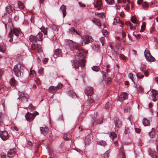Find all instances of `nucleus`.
<instances>
[{"mask_svg":"<svg viewBox=\"0 0 158 158\" xmlns=\"http://www.w3.org/2000/svg\"><path fill=\"white\" fill-rule=\"evenodd\" d=\"M143 123L144 126H148L150 125V123L145 118H143Z\"/></svg>","mask_w":158,"mask_h":158,"instance_id":"31","label":"nucleus"},{"mask_svg":"<svg viewBox=\"0 0 158 158\" xmlns=\"http://www.w3.org/2000/svg\"><path fill=\"white\" fill-rule=\"evenodd\" d=\"M0 137L3 140H5L9 137L7 131H0Z\"/></svg>","mask_w":158,"mask_h":158,"instance_id":"7","label":"nucleus"},{"mask_svg":"<svg viewBox=\"0 0 158 158\" xmlns=\"http://www.w3.org/2000/svg\"><path fill=\"white\" fill-rule=\"evenodd\" d=\"M134 32L133 33V35H134L136 38L139 39L141 37V35L140 34H138L137 35L134 34Z\"/></svg>","mask_w":158,"mask_h":158,"instance_id":"52","label":"nucleus"},{"mask_svg":"<svg viewBox=\"0 0 158 158\" xmlns=\"http://www.w3.org/2000/svg\"><path fill=\"white\" fill-rule=\"evenodd\" d=\"M120 20L119 18L118 17H116L114 18V21L113 23V24L116 25L117 23H119V24H120V26L123 27V26L124 25L123 23L122 22H120Z\"/></svg>","mask_w":158,"mask_h":158,"instance_id":"18","label":"nucleus"},{"mask_svg":"<svg viewBox=\"0 0 158 158\" xmlns=\"http://www.w3.org/2000/svg\"><path fill=\"white\" fill-rule=\"evenodd\" d=\"M129 77L134 82L133 80V74L131 73H129L128 75Z\"/></svg>","mask_w":158,"mask_h":158,"instance_id":"53","label":"nucleus"},{"mask_svg":"<svg viewBox=\"0 0 158 158\" xmlns=\"http://www.w3.org/2000/svg\"><path fill=\"white\" fill-rule=\"evenodd\" d=\"M38 73L40 75L44 74V70L43 68L41 67L38 70Z\"/></svg>","mask_w":158,"mask_h":158,"instance_id":"36","label":"nucleus"},{"mask_svg":"<svg viewBox=\"0 0 158 158\" xmlns=\"http://www.w3.org/2000/svg\"><path fill=\"white\" fill-rule=\"evenodd\" d=\"M105 1L107 3L110 5L113 4L114 2V0H105Z\"/></svg>","mask_w":158,"mask_h":158,"instance_id":"43","label":"nucleus"},{"mask_svg":"<svg viewBox=\"0 0 158 158\" xmlns=\"http://www.w3.org/2000/svg\"><path fill=\"white\" fill-rule=\"evenodd\" d=\"M63 139H64V140H69L70 139V137H67L66 135H64L63 137Z\"/></svg>","mask_w":158,"mask_h":158,"instance_id":"56","label":"nucleus"},{"mask_svg":"<svg viewBox=\"0 0 158 158\" xmlns=\"http://www.w3.org/2000/svg\"><path fill=\"white\" fill-rule=\"evenodd\" d=\"M40 131L41 133L45 135L47 134L48 131V128L46 126L41 127H40Z\"/></svg>","mask_w":158,"mask_h":158,"instance_id":"17","label":"nucleus"},{"mask_svg":"<svg viewBox=\"0 0 158 158\" xmlns=\"http://www.w3.org/2000/svg\"><path fill=\"white\" fill-rule=\"evenodd\" d=\"M148 152L149 155L152 158H158L155 151L149 149L148 150Z\"/></svg>","mask_w":158,"mask_h":158,"instance_id":"16","label":"nucleus"},{"mask_svg":"<svg viewBox=\"0 0 158 158\" xmlns=\"http://www.w3.org/2000/svg\"><path fill=\"white\" fill-rule=\"evenodd\" d=\"M92 21L94 23H95L96 25L98 26L99 28L101 26V24L98 19L94 18Z\"/></svg>","mask_w":158,"mask_h":158,"instance_id":"25","label":"nucleus"},{"mask_svg":"<svg viewBox=\"0 0 158 158\" xmlns=\"http://www.w3.org/2000/svg\"><path fill=\"white\" fill-rule=\"evenodd\" d=\"M124 150L123 147V146H121L120 147L119 150V153L120 154H122L123 153H124L125 152H123Z\"/></svg>","mask_w":158,"mask_h":158,"instance_id":"51","label":"nucleus"},{"mask_svg":"<svg viewBox=\"0 0 158 158\" xmlns=\"http://www.w3.org/2000/svg\"><path fill=\"white\" fill-rule=\"evenodd\" d=\"M18 99L21 100V102L23 103H25L27 102L28 99V96L27 95L23 94L20 95Z\"/></svg>","mask_w":158,"mask_h":158,"instance_id":"11","label":"nucleus"},{"mask_svg":"<svg viewBox=\"0 0 158 158\" xmlns=\"http://www.w3.org/2000/svg\"><path fill=\"white\" fill-rule=\"evenodd\" d=\"M50 39L52 41H54L56 40V37L54 35H52V37H50Z\"/></svg>","mask_w":158,"mask_h":158,"instance_id":"64","label":"nucleus"},{"mask_svg":"<svg viewBox=\"0 0 158 158\" xmlns=\"http://www.w3.org/2000/svg\"><path fill=\"white\" fill-rule=\"evenodd\" d=\"M43 34L41 32H39L37 35H36V37L37 39L39 41H41L43 39Z\"/></svg>","mask_w":158,"mask_h":158,"instance_id":"27","label":"nucleus"},{"mask_svg":"<svg viewBox=\"0 0 158 158\" xmlns=\"http://www.w3.org/2000/svg\"><path fill=\"white\" fill-rule=\"evenodd\" d=\"M52 28L55 31H58L60 28L59 26L56 25L54 24H52L51 25Z\"/></svg>","mask_w":158,"mask_h":158,"instance_id":"29","label":"nucleus"},{"mask_svg":"<svg viewBox=\"0 0 158 158\" xmlns=\"http://www.w3.org/2000/svg\"><path fill=\"white\" fill-rule=\"evenodd\" d=\"M19 19V16L18 15H15L14 17V19L16 21L18 20Z\"/></svg>","mask_w":158,"mask_h":158,"instance_id":"57","label":"nucleus"},{"mask_svg":"<svg viewBox=\"0 0 158 158\" xmlns=\"http://www.w3.org/2000/svg\"><path fill=\"white\" fill-rule=\"evenodd\" d=\"M105 107L106 109H110L111 108L112 106L111 105L110 103L109 102L106 103L105 105Z\"/></svg>","mask_w":158,"mask_h":158,"instance_id":"39","label":"nucleus"},{"mask_svg":"<svg viewBox=\"0 0 158 158\" xmlns=\"http://www.w3.org/2000/svg\"><path fill=\"white\" fill-rule=\"evenodd\" d=\"M109 152L108 151H106L104 154L103 156L104 158H108L109 157L108 154Z\"/></svg>","mask_w":158,"mask_h":158,"instance_id":"46","label":"nucleus"},{"mask_svg":"<svg viewBox=\"0 0 158 158\" xmlns=\"http://www.w3.org/2000/svg\"><path fill=\"white\" fill-rule=\"evenodd\" d=\"M143 72L144 73V75L146 77H148L149 76V73L146 70H145Z\"/></svg>","mask_w":158,"mask_h":158,"instance_id":"55","label":"nucleus"},{"mask_svg":"<svg viewBox=\"0 0 158 158\" xmlns=\"http://www.w3.org/2000/svg\"><path fill=\"white\" fill-rule=\"evenodd\" d=\"M68 93L69 96L72 98H75L77 97L76 94L71 90L68 91Z\"/></svg>","mask_w":158,"mask_h":158,"instance_id":"26","label":"nucleus"},{"mask_svg":"<svg viewBox=\"0 0 158 158\" xmlns=\"http://www.w3.org/2000/svg\"><path fill=\"white\" fill-rule=\"evenodd\" d=\"M13 71L17 77H20L23 73V67L21 66L20 64L15 65L14 66Z\"/></svg>","mask_w":158,"mask_h":158,"instance_id":"2","label":"nucleus"},{"mask_svg":"<svg viewBox=\"0 0 158 158\" xmlns=\"http://www.w3.org/2000/svg\"><path fill=\"white\" fill-rule=\"evenodd\" d=\"M36 46L35 43H33L31 46V49L33 50H35L36 49Z\"/></svg>","mask_w":158,"mask_h":158,"instance_id":"45","label":"nucleus"},{"mask_svg":"<svg viewBox=\"0 0 158 158\" xmlns=\"http://www.w3.org/2000/svg\"><path fill=\"white\" fill-rule=\"evenodd\" d=\"M68 33L70 34L73 35L75 33L78 34L77 32L73 27H71L69 28L68 30Z\"/></svg>","mask_w":158,"mask_h":158,"instance_id":"22","label":"nucleus"},{"mask_svg":"<svg viewBox=\"0 0 158 158\" xmlns=\"http://www.w3.org/2000/svg\"><path fill=\"white\" fill-rule=\"evenodd\" d=\"M20 29L16 28H13L9 32L8 35L9 37H13V34L16 36H18L20 33Z\"/></svg>","mask_w":158,"mask_h":158,"instance_id":"5","label":"nucleus"},{"mask_svg":"<svg viewBox=\"0 0 158 158\" xmlns=\"http://www.w3.org/2000/svg\"><path fill=\"white\" fill-rule=\"evenodd\" d=\"M92 69L93 71L97 72L99 71V68L98 66H94L92 67Z\"/></svg>","mask_w":158,"mask_h":158,"instance_id":"42","label":"nucleus"},{"mask_svg":"<svg viewBox=\"0 0 158 158\" xmlns=\"http://www.w3.org/2000/svg\"><path fill=\"white\" fill-rule=\"evenodd\" d=\"M31 23H34L35 22L34 17L32 15L31 18Z\"/></svg>","mask_w":158,"mask_h":158,"instance_id":"58","label":"nucleus"},{"mask_svg":"<svg viewBox=\"0 0 158 158\" xmlns=\"http://www.w3.org/2000/svg\"><path fill=\"white\" fill-rule=\"evenodd\" d=\"M117 137V134L114 132H113V134L112 135V136L111 137L112 139H114L116 138Z\"/></svg>","mask_w":158,"mask_h":158,"instance_id":"54","label":"nucleus"},{"mask_svg":"<svg viewBox=\"0 0 158 158\" xmlns=\"http://www.w3.org/2000/svg\"><path fill=\"white\" fill-rule=\"evenodd\" d=\"M149 4L146 2H143L142 5V6L144 9H147L148 7Z\"/></svg>","mask_w":158,"mask_h":158,"instance_id":"38","label":"nucleus"},{"mask_svg":"<svg viewBox=\"0 0 158 158\" xmlns=\"http://www.w3.org/2000/svg\"><path fill=\"white\" fill-rule=\"evenodd\" d=\"M40 30L41 31L43 32L44 35H46L47 34V28H46L44 27H42L40 28Z\"/></svg>","mask_w":158,"mask_h":158,"instance_id":"34","label":"nucleus"},{"mask_svg":"<svg viewBox=\"0 0 158 158\" xmlns=\"http://www.w3.org/2000/svg\"><path fill=\"white\" fill-rule=\"evenodd\" d=\"M29 40L30 41L32 42V43H36L37 41V39L36 37V36L31 35L29 37Z\"/></svg>","mask_w":158,"mask_h":158,"instance_id":"21","label":"nucleus"},{"mask_svg":"<svg viewBox=\"0 0 158 158\" xmlns=\"http://www.w3.org/2000/svg\"><path fill=\"white\" fill-rule=\"evenodd\" d=\"M146 27V24L144 23H143L141 26V29L140 31V32H142L145 29Z\"/></svg>","mask_w":158,"mask_h":158,"instance_id":"44","label":"nucleus"},{"mask_svg":"<svg viewBox=\"0 0 158 158\" xmlns=\"http://www.w3.org/2000/svg\"><path fill=\"white\" fill-rule=\"evenodd\" d=\"M29 107V109L31 110H35V107L32 106V104L31 103H30L28 107Z\"/></svg>","mask_w":158,"mask_h":158,"instance_id":"50","label":"nucleus"},{"mask_svg":"<svg viewBox=\"0 0 158 158\" xmlns=\"http://www.w3.org/2000/svg\"><path fill=\"white\" fill-rule=\"evenodd\" d=\"M137 77L139 79H143L144 77L143 75L141 74L140 73L137 74Z\"/></svg>","mask_w":158,"mask_h":158,"instance_id":"47","label":"nucleus"},{"mask_svg":"<svg viewBox=\"0 0 158 158\" xmlns=\"http://www.w3.org/2000/svg\"><path fill=\"white\" fill-rule=\"evenodd\" d=\"M36 46L38 52L39 53H41L42 52V49L41 44H37Z\"/></svg>","mask_w":158,"mask_h":158,"instance_id":"33","label":"nucleus"},{"mask_svg":"<svg viewBox=\"0 0 158 158\" xmlns=\"http://www.w3.org/2000/svg\"><path fill=\"white\" fill-rule=\"evenodd\" d=\"M152 96H156L158 94L157 91L154 89H152Z\"/></svg>","mask_w":158,"mask_h":158,"instance_id":"40","label":"nucleus"},{"mask_svg":"<svg viewBox=\"0 0 158 158\" xmlns=\"http://www.w3.org/2000/svg\"><path fill=\"white\" fill-rule=\"evenodd\" d=\"M15 7L14 6L13 7L9 4H8L7 6L6 7V12L8 14L12 12L13 10H15Z\"/></svg>","mask_w":158,"mask_h":158,"instance_id":"15","label":"nucleus"},{"mask_svg":"<svg viewBox=\"0 0 158 158\" xmlns=\"http://www.w3.org/2000/svg\"><path fill=\"white\" fill-rule=\"evenodd\" d=\"M144 54L146 60L148 61H154L155 59L151 54L149 50L146 48L144 52Z\"/></svg>","mask_w":158,"mask_h":158,"instance_id":"3","label":"nucleus"},{"mask_svg":"<svg viewBox=\"0 0 158 158\" xmlns=\"http://www.w3.org/2000/svg\"><path fill=\"white\" fill-rule=\"evenodd\" d=\"M61 51L59 48L56 49L54 52L53 56L55 58H56L61 55Z\"/></svg>","mask_w":158,"mask_h":158,"instance_id":"19","label":"nucleus"},{"mask_svg":"<svg viewBox=\"0 0 158 158\" xmlns=\"http://www.w3.org/2000/svg\"><path fill=\"white\" fill-rule=\"evenodd\" d=\"M93 89L92 87H87L85 89V94L89 98V96H92L94 93Z\"/></svg>","mask_w":158,"mask_h":158,"instance_id":"9","label":"nucleus"},{"mask_svg":"<svg viewBox=\"0 0 158 158\" xmlns=\"http://www.w3.org/2000/svg\"><path fill=\"white\" fill-rule=\"evenodd\" d=\"M3 117L1 115H0V125H1L3 124Z\"/></svg>","mask_w":158,"mask_h":158,"instance_id":"48","label":"nucleus"},{"mask_svg":"<svg viewBox=\"0 0 158 158\" xmlns=\"http://www.w3.org/2000/svg\"><path fill=\"white\" fill-rule=\"evenodd\" d=\"M30 75L32 77L35 76L36 75V73L34 70H31L30 72Z\"/></svg>","mask_w":158,"mask_h":158,"instance_id":"35","label":"nucleus"},{"mask_svg":"<svg viewBox=\"0 0 158 158\" xmlns=\"http://www.w3.org/2000/svg\"><path fill=\"white\" fill-rule=\"evenodd\" d=\"M67 44L70 50L73 51L75 50L74 52H77L75 60L72 61V66L77 70L80 66L81 68L85 66V56L87 52L83 49H79L77 44L71 40H69Z\"/></svg>","mask_w":158,"mask_h":158,"instance_id":"1","label":"nucleus"},{"mask_svg":"<svg viewBox=\"0 0 158 158\" xmlns=\"http://www.w3.org/2000/svg\"><path fill=\"white\" fill-rule=\"evenodd\" d=\"M118 55V53L115 51L113 52L112 53V55L111 56H110V57L112 59L114 60L116 57Z\"/></svg>","mask_w":158,"mask_h":158,"instance_id":"32","label":"nucleus"},{"mask_svg":"<svg viewBox=\"0 0 158 158\" xmlns=\"http://www.w3.org/2000/svg\"><path fill=\"white\" fill-rule=\"evenodd\" d=\"M114 123L115 125V130L116 131H117L121 125V122L118 118H116L114 120Z\"/></svg>","mask_w":158,"mask_h":158,"instance_id":"12","label":"nucleus"},{"mask_svg":"<svg viewBox=\"0 0 158 158\" xmlns=\"http://www.w3.org/2000/svg\"><path fill=\"white\" fill-rule=\"evenodd\" d=\"M18 7L21 10L23 9L24 8V6L22 2L19 1L18 2Z\"/></svg>","mask_w":158,"mask_h":158,"instance_id":"28","label":"nucleus"},{"mask_svg":"<svg viewBox=\"0 0 158 158\" xmlns=\"http://www.w3.org/2000/svg\"><path fill=\"white\" fill-rule=\"evenodd\" d=\"M105 40V39L104 37H101L100 39V41L101 43L102 44V45L103 46L104 44V41Z\"/></svg>","mask_w":158,"mask_h":158,"instance_id":"49","label":"nucleus"},{"mask_svg":"<svg viewBox=\"0 0 158 158\" xmlns=\"http://www.w3.org/2000/svg\"><path fill=\"white\" fill-rule=\"evenodd\" d=\"M60 11L62 12L63 14V17L64 18L66 14V6L62 5L60 7Z\"/></svg>","mask_w":158,"mask_h":158,"instance_id":"20","label":"nucleus"},{"mask_svg":"<svg viewBox=\"0 0 158 158\" xmlns=\"http://www.w3.org/2000/svg\"><path fill=\"white\" fill-rule=\"evenodd\" d=\"M102 0H97L96 4L94 3V6L98 10H100L102 8Z\"/></svg>","mask_w":158,"mask_h":158,"instance_id":"13","label":"nucleus"},{"mask_svg":"<svg viewBox=\"0 0 158 158\" xmlns=\"http://www.w3.org/2000/svg\"><path fill=\"white\" fill-rule=\"evenodd\" d=\"M9 83L12 87H15L18 84V82L14 78H12L10 79Z\"/></svg>","mask_w":158,"mask_h":158,"instance_id":"14","label":"nucleus"},{"mask_svg":"<svg viewBox=\"0 0 158 158\" xmlns=\"http://www.w3.org/2000/svg\"><path fill=\"white\" fill-rule=\"evenodd\" d=\"M57 90V87L51 86L49 88V91L50 93L53 94L56 93Z\"/></svg>","mask_w":158,"mask_h":158,"instance_id":"23","label":"nucleus"},{"mask_svg":"<svg viewBox=\"0 0 158 158\" xmlns=\"http://www.w3.org/2000/svg\"><path fill=\"white\" fill-rule=\"evenodd\" d=\"M82 42L81 44L84 46L86 44H88L89 43L92 42L93 39L92 38L88 35H85L82 37Z\"/></svg>","mask_w":158,"mask_h":158,"instance_id":"4","label":"nucleus"},{"mask_svg":"<svg viewBox=\"0 0 158 158\" xmlns=\"http://www.w3.org/2000/svg\"><path fill=\"white\" fill-rule=\"evenodd\" d=\"M131 21L133 23L137 24V22H136V20L134 19L131 18Z\"/></svg>","mask_w":158,"mask_h":158,"instance_id":"62","label":"nucleus"},{"mask_svg":"<svg viewBox=\"0 0 158 158\" xmlns=\"http://www.w3.org/2000/svg\"><path fill=\"white\" fill-rule=\"evenodd\" d=\"M97 144L103 146H105L106 145V143L104 141L100 140L97 142Z\"/></svg>","mask_w":158,"mask_h":158,"instance_id":"30","label":"nucleus"},{"mask_svg":"<svg viewBox=\"0 0 158 158\" xmlns=\"http://www.w3.org/2000/svg\"><path fill=\"white\" fill-rule=\"evenodd\" d=\"M17 155V150L16 148H12L10 149L7 152L8 158H13Z\"/></svg>","mask_w":158,"mask_h":158,"instance_id":"6","label":"nucleus"},{"mask_svg":"<svg viewBox=\"0 0 158 158\" xmlns=\"http://www.w3.org/2000/svg\"><path fill=\"white\" fill-rule=\"evenodd\" d=\"M94 102V100L93 98H90L89 99V100L88 101V105L89 106H90Z\"/></svg>","mask_w":158,"mask_h":158,"instance_id":"41","label":"nucleus"},{"mask_svg":"<svg viewBox=\"0 0 158 158\" xmlns=\"http://www.w3.org/2000/svg\"><path fill=\"white\" fill-rule=\"evenodd\" d=\"M127 94L126 93H123L118 97V101L121 102H123L124 100L127 99L128 97Z\"/></svg>","mask_w":158,"mask_h":158,"instance_id":"10","label":"nucleus"},{"mask_svg":"<svg viewBox=\"0 0 158 158\" xmlns=\"http://www.w3.org/2000/svg\"><path fill=\"white\" fill-rule=\"evenodd\" d=\"M93 50L96 52H98L100 51L99 46L98 44H93L92 45Z\"/></svg>","mask_w":158,"mask_h":158,"instance_id":"24","label":"nucleus"},{"mask_svg":"<svg viewBox=\"0 0 158 158\" xmlns=\"http://www.w3.org/2000/svg\"><path fill=\"white\" fill-rule=\"evenodd\" d=\"M32 146V143L30 141H27V147L29 148H31Z\"/></svg>","mask_w":158,"mask_h":158,"instance_id":"37","label":"nucleus"},{"mask_svg":"<svg viewBox=\"0 0 158 158\" xmlns=\"http://www.w3.org/2000/svg\"><path fill=\"white\" fill-rule=\"evenodd\" d=\"M1 103H2V104L3 106V108L4 109L5 108V100L2 99L1 101Z\"/></svg>","mask_w":158,"mask_h":158,"instance_id":"60","label":"nucleus"},{"mask_svg":"<svg viewBox=\"0 0 158 158\" xmlns=\"http://www.w3.org/2000/svg\"><path fill=\"white\" fill-rule=\"evenodd\" d=\"M1 158H6V154H5L4 152H2L1 154Z\"/></svg>","mask_w":158,"mask_h":158,"instance_id":"63","label":"nucleus"},{"mask_svg":"<svg viewBox=\"0 0 158 158\" xmlns=\"http://www.w3.org/2000/svg\"><path fill=\"white\" fill-rule=\"evenodd\" d=\"M0 52L3 53H5V48H2L1 46H0Z\"/></svg>","mask_w":158,"mask_h":158,"instance_id":"59","label":"nucleus"},{"mask_svg":"<svg viewBox=\"0 0 158 158\" xmlns=\"http://www.w3.org/2000/svg\"><path fill=\"white\" fill-rule=\"evenodd\" d=\"M35 117V115L34 114L30 113L28 111L25 116L26 119L29 122H31L33 121Z\"/></svg>","mask_w":158,"mask_h":158,"instance_id":"8","label":"nucleus"},{"mask_svg":"<svg viewBox=\"0 0 158 158\" xmlns=\"http://www.w3.org/2000/svg\"><path fill=\"white\" fill-rule=\"evenodd\" d=\"M152 100L153 102H155L157 101V99L156 98V96H152Z\"/></svg>","mask_w":158,"mask_h":158,"instance_id":"61","label":"nucleus"}]
</instances>
